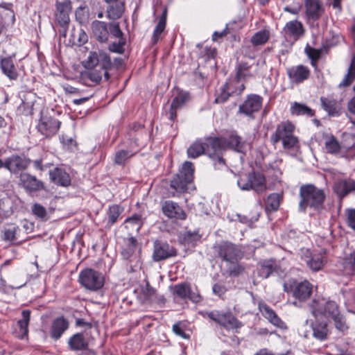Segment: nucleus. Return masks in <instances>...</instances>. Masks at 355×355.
Listing matches in <instances>:
<instances>
[{"instance_id": "nucleus-20", "label": "nucleus", "mask_w": 355, "mask_h": 355, "mask_svg": "<svg viewBox=\"0 0 355 355\" xmlns=\"http://www.w3.org/2000/svg\"><path fill=\"white\" fill-rule=\"evenodd\" d=\"M306 14L309 19L318 20L324 12L322 3L320 0H305Z\"/></svg>"}, {"instance_id": "nucleus-38", "label": "nucleus", "mask_w": 355, "mask_h": 355, "mask_svg": "<svg viewBox=\"0 0 355 355\" xmlns=\"http://www.w3.org/2000/svg\"><path fill=\"white\" fill-rule=\"evenodd\" d=\"M21 316L22 318L17 322V326L19 329L18 337L23 339L28 333V324L30 321L31 311L29 310L22 311Z\"/></svg>"}, {"instance_id": "nucleus-57", "label": "nucleus", "mask_w": 355, "mask_h": 355, "mask_svg": "<svg viewBox=\"0 0 355 355\" xmlns=\"http://www.w3.org/2000/svg\"><path fill=\"white\" fill-rule=\"evenodd\" d=\"M347 224L349 227L355 230V209H351L348 210Z\"/></svg>"}, {"instance_id": "nucleus-35", "label": "nucleus", "mask_w": 355, "mask_h": 355, "mask_svg": "<svg viewBox=\"0 0 355 355\" xmlns=\"http://www.w3.org/2000/svg\"><path fill=\"white\" fill-rule=\"evenodd\" d=\"M251 178L252 190L258 193H263L266 191V181L263 174L253 172L251 173Z\"/></svg>"}, {"instance_id": "nucleus-19", "label": "nucleus", "mask_w": 355, "mask_h": 355, "mask_svg": "<svg viewBox=\"0 0 355 355\" xmlns=\"http://www.w3.org/2000/svg\"><path fill=\"white\" fill-rule=\"evenodd\" d=\"M19 181L24 188L29 191H37L44 189V184L42 181L37 179L27 173H21L19 175Z\"/></svg>"}, {"instance_id": "nucleus-49", "label": "nucleus", "mask_w": 355, "mask_h": 355, "mask_svg": "<svg viewBox=\"0 0 355 355\" xmlns=\"http://www.w3.org/2000/svg\"><path fill=\"white\" fill-rule=\"evenodd\" d=\"M269 39V32L266 30H262L256 33L251 38V42L253 45H263L267 42Z\"/></svg>"}, {"instance_id": "nucleus-56", "label": "nucleus", "mask_w": 355, "mask_h": 355, "mask_svg": "<svg viewBox=\"0 0 355 355\" xmlns=\"http://www.w3.org/2000/svg\"><path fill=\"white\" fill-rule=\"evenodd\" d=\"M110 33L116 38H120L123 36V32L121 31L118 23H110L109 24Z\"/></svg>"}, {"instance_id": "nucleus-40", "label": "nucleus", "mask_w": 355, "mask_h": 355, "mask_svg": "<svg viewBox=\"0 0 355 355\" xmlns=\"http://www.w3.org/2000/svg\"><path fill=\"white\" fill-rule=\"evenodd\" d=\"M140 250L137 239L131 236L128 239L125 248L122 250L121 254L124 259H129L136 252Z\"/></svg>"}, {"instance_id": "nucleus-48", "label": "nucleus", "mask_w": 355, "mask_h": 355, "mask_svg": "<svg viewBox=\"0 0 355 355\" xmlns=\"http://www.w3.org/2000/svg\"><path fill=\"white\" fill-rule=\"evenodd\" d=\"M327 151L331 154H337L340 150V145L336 138L331 135L325 141Z\"/></svg>"}, {"instance_id": "nucleus-29", "label": "nucleus", "mask_w": 355, "mask_h": 355, "mask_svg": "<svg viewBox=\"0 0 355 355\" xmlns=\"http://www.w3.org/2000/svg\"><path fill=\"white\" fill-rule=\"evenodd\" d=\"M69 322L64 317L55 318L51 326V336L55 340L59 339L68 329Z\"/></svg>"}, {"instance_id": "nucleus-63", "label": "nucleus", "mask_w": 355, "mask_h": 355, "mask_svg": "<svg viewBox=\"0 0 355 355\" xmlns=\"http://www.w3.org/2000/svg\"><path fill=\"white\" fill-rule=\"evenodd\" d=\"M236 216H237L239 222H241V223H243V224H246V225H251L254 221L257 220V218L252 220V219H250L246 216H242L241 214H237Z\"/></svg>"}, {"instance_id": "nucleus-31", "label": "nucleus", "mask_w": 355, "mask_h": 355, "mask_svg": "<svg viewBox=\"0 0 355 355\" xmlns=\"http://www.w3.org/2000/svg\"><path fill=\"white\" fill-rule=\"evenodd\" d=\"M0 66L3 73L10 80L17 78L18 73L11 57L1 58Z\"/></svg>"}, {"instance_id": "nucleus-15", "label": "nucleus", "mask_w": 355, "mask_h": 355, "mask_svg": "<svg viewBox=\"0 0 355 355\" xmlns=\"http://www.w3.org/2000/svg\"><path fill=\"white\" fill-rule=\"evenodd\" d=\"M171 291L175 300L189 299L193 302H198L200 300V295L193 292L190 286L187 283H181L171 287Z\"/></svg>"}, {"instance_id": "nucleus-13", "label": "nucleus", "mask_w": 355, "mask_h": 355, "mask_svg": "<svg viewBox=\"0 0 355 355\" xmlns=\"http://www.w3.org/2000/svg\"><path fill=\"white\" fill-rule=\"evenodd\" d=\"M60 122L51 116L42 115L37 124L38 131L46 137H51L58 131Z\"/></svg>"}, {"instance_id": "nucleus-24", "label": "nucleus", "mask_w": 355, "mask_h": 355, "mask_svg": "<svg viewBox=\"0 0 355 355\" xmlns=\"http://www.w3.org/2000/svg\"><path fill=\"white\" fill-rule=\"evenodd\" d=\"M259 309L263 316L273 325L279 328H284L285 327L284 322L278 317L274 310L266 303L260 302L259 304Z\"/></svg>"}, {"instance_id": "nucleus-32", "label": "nucleus", "mask_w": 355, "mask_h": 355, "mask_svg": "<svg viewBox=\"0 0 355 355\" xmlns=\"http://www.w3.org/2000/svg\"><path fill=\"white\" fill-rule=\"evenodd\" d=\"M286 35H290L297 39L304 34V28L302 24L297 21H290L286 24L283 29Z\"/></svg>"}, {"instance_id": "nucleus-46", "label": "nucleus", "mask_w": 355, "mask_h": 355, "mask_svg": "<svg viewBox=\"0 0 355 355\" xmlns=\"http://www.w3.org/2000/svg\"><path fill=\"white\" fill-rule=\"evenodd\" d=\"M343 272L345 275H352L355 270V250L347 256L343 261Z\"/></svg>"}, {"instance_id": "nucleus-41", "label": "nucleus", "mask_w": 355, "mask_h": 355, "mask_svg": "<svg viewBox=\"0 0 355 355\" xmlns=\"http://www.w3.org/2000/svg\"><path fill=\"white\" fill-rule=\"evenodd\" d=\"M69 345L73 350H83L87 346V343L82 334H76L69 340Z\"/></svg>"}, {"instance_id": "nucleus-11", "label": "nucleus", "mask_w": 355, "mask_h": 355, "mask_svg": "<svg viewBox=\"0 0 355 355\" xmlns=\"http://www.w3.org/2000/svg\"><path fill=\"white\" fill-rule=\"evenodd\" d=\"M302 260L312 271L317 272L322 269L327 262L326 252L324 251L317 253H311L307 249H302Z\"/></svg>"}, {"instance_id": "nucleus-26", "label": "nucleus", "mask_w": 355, "mask_h": 355, "mask_svg": "<svg viewBox=\"0 0 355 355\" xmlns=\"http://www.w3.org/2000/svg\"><path fill=\"white\" fill-rule=\"evenodd\" d=\"M313 286L306 280L296 283L295 284L293 294V296L300 301L308 299L312 293Z\"/></svg>"}, {"instance_id": "nucleus-59", "label": "nucleus", "mask_w": 355, "mask_h": 355, "mask_svg": "<svg viewBox=\"0 0 355 355\" xmlns=\"http://www.w3.org/2000/svg\"><path fill=\"white\" fill-rule=\"evenodd\" d=\"M173 331L176 335L183 338H187V335L183 329L181 327L180 322L175 323L173 325Z\"/></svg>"}, {"instance_id": "nucleus-44", "label": "nucleus", "mask_w": 355, "mask_h": 355, "mask_svg": "<svg viewBox=\"0 0 355 355\" xmlns=\"http://www.w3.org/2000/svg\"><path fill=\"white\" fill-rule=\"evenodd\" d=\"M291 114L293 115H306L313 116L315 112L304 104L295 102L291 107Z\"/></svg>"}, {"instance_id": "nucleus-54", "label": "nucleus", "mask_w": 355, "mask_h": 355, "mask_svg": "<svg viewBox=\"0 0 355 355\" xmlns=\"http://www.w3.org/2000/svg\"><path fill=\"white\" fill-rule=\"evenodd\" d=\"M305 52L307 56L311 59L313 64L320 58V52L318 50L307 46L305 49Z\"/></svg>"}, {"instance_id": "nucleus-18", "label": "nucleus", "mask_w": 355, "mask_h": 355, "mask_svg": "<svg viewBox=\"0 0 355 355\" xmlns=\"http://www.w3.org/2000/svg\"><path fill=\"white\" fill-rule=\"evenodd\" d=\"M334 191L340 199L355 191V181L352 179H340L334 185Z\"/></svg>"}, {"instance_id": "nucleus-22", "label": "nucleus", "mask_w": 355, "mask_h": 355, "mask_svg": "<svg viewBox=\"0 0 355 355\" xmlns=\"http://www.w3.org/2000/svg\"><path fill=\"white\" fill-rule=\"evenodd\" d=\"M320 317L315 318V320L311 324L312 335L314 338L320 341H324L327 339L329 334L326 321H320Z\"/></svg>"}, {"instance_id": "nucleus-2", "label": "nucleus", "mask_w": 355, "mask_h": 355, "mask_svg": "<svg viewBox=\"0 0 355 355\" xmlns=\"http://www.w3.org/2000/svg\"><path fill=\"white\" fill-rule=\"evenodd\" d=\"M300 196L299 209L302 211H304L308 207L315 209H319L325 198L324 191L313 184L302 186L300 189Z\"/></svg>"}, {"instance_id": "nucleus-43", "label": "nucleus", "mask_w": 355, "mask_h": 355, "mask_svg": "<svg viewBox=\"0 0 355 355\" xmlns=\"http://www.w3.org/2000/svg\"><path fill=\"white\" fill-rule=\"evenodd\" d=\"M166 15H167V10L165 9L161 17L159 19V21L157 24L156 25L153 34V44H156L159 39V35L162 34V33L164 31L166 27Z\"/></svg>"}, {"instance_id": "nucleus-9", "label": "nucleus", "mask_w": 355, "mask_h": 355, "mask_svg": "<svg viewBox=\"0 0 355 355\" xmlns=\"http://www.w3.org/2000/svg\"><path fill=\"white\" fill-rule=\"evenodd\" d=\"M31 160L24 155L14 154L3 159H0V168H6L12 174H19L30 165Z\"/></svg>"}, {"instance_id": "nucleus-28", "label": "nucleus", "mask_w": 355, "mask_h": 355, "mask_svg": "<svg viewBox=\"0 0 355 355\" xmlns=\"http://www.w3.org/2000/svg\"><path fill=\"white\" fill-rule=\"evenodd\" d=\"M211 146L207 145V139L205 142H202L201 141H196L193 143L187 149V155L190 158H197L200 156L202 154L207 153L208 155H211L210 152Z\"/></svg>"}, {"instance_id": "nucleus-45", "label": "nucleus", "mask_w": 355, "mask_h": 355, "mask_svg": "<svg viewBox=\"0 0 355 355\" xmlns=\"http://www.w3.org/2000/svg\"><path fill=\"white\" fill-rule=\"evenodd\" d=\"M280 196L277 193H270L266 202V210L268 211H276L280 205Z\"/></svg>"}, {"instance_id": "nucleus-14", "label": "nucleus", "mask_w": 355, "mask_h": 355, "mask_svg": "<svg viewBox=\"0 0 355 355\" xmlns=\"http://www.w3.org/2000/svg\"><path fill=\"white\" fill-rule=\"evenodd\" d=\"M263 98L257 94L248 95L246 100L240 105L239 112L245 116L254 118L253 114L261 107Z\"/></svg>"}, {"instance_id": "nucleus-52", "label": "nucleus", "mask_w": 355, "mask_h": 355, "mask_svg": "<svg viewBox=\"0 0 355 355\" xmlns=\"http://www.w3.org/2000/svg\"><path fill=\"white\" fill-rule=\"evenodd\" d=\"M251 173L248 174V175L245 178H241L237 181V184L239 187L243 191H250L252 190V187L251 184Z\"/></svg>"}, {"instance_id": "nucleus-64", "label": "nucleus", "mask_w": 355, "mask_h": 355, "mask_svg": "<svg viewBox=\"0 0 355 355\" xmlns=\"http://www.w3.org/2000/svg\"><path fill=\"white\" fill-rule=\"evenodd\" d=\"M213 292L218 295H221L222 294L224 293L225 292V288L224 286H223L222 285L219 284H215L214 286H213Z\"/></svg>"}, {"instance_id": "nucleus-39", "label": "nucleus", "mask_w": 355, "mask_h": 355, "mask_svg": "<svg viewBox=\"0 0 355 355\" xmlns=\"http://www.w3.org/2000/svg\"><path fill=\"white\" fill-rule=\"evenodd\" d=\"M19 227L14 224H8L2 230L3 240L9 243L15 244L17 242V233Z\"/></svg>"}, {"instance_id": "nucleus-47", "label": "nucleus", "mask_w": 355, "mask_h": 355, "mask_svg": "<svg viewBox=\"0 0 355 355\" xmlns=\"http://www.w3.org/2000/svg\"><path fill=\"white\" fill-rule=\"evenodd\" d=\"M31 211L35 218L42 221H46L49 218L46 209L40 203H34L31 206Z\"/></svg>"}, {"instance_id": "nucleus-12", "label": "nucleus", "mask_w": 355, "mask_h": 355, "mask_svg": "<svg viewBox=\"0 0 355 355\" xmlns=\"http://www.w3.org/2000/svg\"><path fill=\"white\" fill-rule=\"evenodd\" d=\"M234 83H225L220 88L219 92L216 94L215 98L216 103H223L226 102L231 96L240 95L245 89L243 83L236 86Z\"/></svg>"}, {"instance_id": "nucleus-1", "label": "nucleus", "mask_w": 355, "mask_h": 355, "mask_svg": "<svg viewBox=\"0 0 355 355\" xmlns=\"http://www.w3.org/2000/svg\"><path fill=\"white\" fill-rule=\"evenodd\" d=\"M312 315L315 317L331 318L336 329L345 331L348 329L344 316L340 314L337 304L324 297H318L313 300L309 304Z\"/></svg>"}, {"instance_id": "nucleus-51", "label": "nucleus", "mask_w": 355, "mask_h": 355, "mask_svg": "<svg viewBox=\"0 0 355 355\" xmlns=\"http://www.w3.org/2000/svg\"><path fill=\"white\" fill-rule=\"evenodd\" d=\"M125 223L127 224V227L135 229L137 232L143 225L141 217L139 214H135L132 216L126 218Z\"/></svg>"}, {"instance_id": "nucleus-17", "label": "nucleus", "mask_w": 355, "mask_h": 355, "mask_svg": "<svg viewBox=\"0 0 355 355\" xmlns=\"http://www.w3.org/2000/svg\"><path fill=\"white\" fill-rule=\"evenodd\" d=\"M71 10V6L70 1L56 2V20L63 28L66 27L69 22V12Z\"/></svg>"}, {"instance_id": "nucleus-7", "label": "nucleus", "mask_w": 355, "mask_h": 355, "mask_svg": "<svg viewBox=\"0 0 355 355\" xmlns=\"http://www.w3.org/2000/svg\"><path fill=\"white\" fill-rule=\"evenodd\" d=\"M98 66L103 70L105 80H109L108 70L112 67V61L109 55L103 51L89 52L85 63V67L87 69H92Z\"/></svg>"}, {"instance_id": "nucleus-5", "label": "nucleus", "mask_w": 355, "mask_h": 355, "mask_svg": "<svg viewBox=\"0 0 355 355\" xmlns=\"http://www.w3.org/2000/svg\"><path fill=\"white\" fill-rule=\"evenodd\" d=\"M295 125L290 121H284L279 123L274 134L270 137L273 144L282 141L284 148H293L298 142L297 138L294 135Z\"/></svg>"}, {"instance_id": "nucleus-58", "label": "nucleus", "mask_w": 355, "mask_h": 355, "mask_svg": "<svg viewBox=\"0 0 355 355\" xmlns=\"http://www.w3.org/2000/svg\"><path fill=\"white\" fill-rule=\"evenodd\" d=\"M109 50L112 52L121 54L124 51L123 43H121L120 42H113L109 46Z\"/></svg>"}, {"instance_id": "nucleus-27", "label": "nucleus", "mask_w": 355, "mask_h": 355, "mask_svg": "<svg viewBox=\"0 0 355 355\" xmlns=\"http://www.w3.org/2000/svg\"><path fill=\"white\" fill-rule=\"evenodd\" d=\"M92 33L100 42H106L109 37L107 24L101 21L95 20L92 24Z\"/></svg>"}, {"instance_id": "nucleus-42", "label": "nucleus", "mask_w": 355, "mask_h": 355, "mask_svg": "<svg viewBox=\"0 0 355 355\" xmlns=\"http://www.w3.org/2000/svg\"><path fill=\"white\" fill-rule=\"evenodd\" d=\"M123 211V209L118 205H112L109 206V209L107 212V225L109 227L112 226L117 221Z\"/></svg>"}, {"instance_id": "nucleus-60", "label": "nucleus", "mask_w": 355, "mask_h": 355, "mask_svg": "<svg viewBox=\"0 0 355 355\" xmlns=\"http://www.w3.org/2000/svg\"><path fill=\"white\" fill-rule=\"evenodd\" d=\"M211 155L213 159H216L217 162L220 164H225V159L220 156L223 151L214 152L213 149L210 148Z\"/></svg>"}, {"instance_id": "nucleus-33", "label": "nucleus", "mask_w": 355, "mask_h": 355, "mask_svg": "<svg viewBox=\"0 0 355 355\" xmlns=\"http://www.w3.org/2000/svg\"><path fill=\"white\" fill-rule=\"evenodd\" d=\"M277 270V266L273 260H264L261 261L257 268L258 276L266 279Z\"/></svg>"}, {"instance_id": "nucleus-25", "label": "nucleus", "mask_w": 355, "mask_h": 355, "mask_svg": "<svg viewBox=\"0 0 355 355\" xmlns=\"http://www.w3.org/2000/svg\"><path fill=\"white\" fill-rule=\"evenodd\" d=\"M287 73L289 78L293 81L302 83L309 77L310 70L304 65H297L289 68Z\"/></svg>"}, {"instance_id": "nucleus-53", "label": "nucleus", "mask_w": 355, "mask_h": 355, "mask_svg": "<svg viewBox=\"0 0 355 355\" xmlns=\"http://www.w3.org/2000/svg\"><path fill=\"white\" fill-rule=\"evenodd\" d=\"M142 294L145 297V300L153 302L155 299L156 291L147 284L146 286L142 288Z\"/></svg>"}, {"instance_id": "nucleus-10", "label": "nucleus", "mask_w": 355, "mask_h": 355, "mask_svg": "<svg viewBox=\"0 0 355 355\" xmlns=\"http://www.w3.org/2000/svg\"><path fill=\"white\" fill-rule=\"evenodd\" d=\"M207 317L226 329H239L242 325L236 317L229 311H212L207 313Z\"/></svg>"}, {"instance_id": "nucleus-30", "label": "nucleus", "mask_w": 355, "mask_h": 355, "mask_svg": "<svg viewBox=\"0 0 355 355\" xmlns=\"http://www.w3.org/2000/svg\"><path fill=\"white\" fill-rule=\"evenodd\" d=\"M49 175L51 181L58 185L67 187L71 183L69 175L62 168H55L50 171Z\"/></svg>"}, {"instance_id": "nucleus-21", "label": "nucleus", "mask_w": 355, "mask_h": 355, "mask_svg": "<svg viewBox=\"0 0 355 355\" xmlns=\"http://www.w3.org/2000/svg\"><path fill=\"white\" fill-rule=\"evenodd\" d=\"M162 211L170 218L184 220L186 218V214L182 209L173 201H166L162 206Z\"/></svg>"}, {"instance_id": "nucleus-8", "label": "nucleus", "mask_w": 355, "mask_h": 355, "mask_svg": "<svg viewBox=\"0 0 355 355\" xmlns=\"http://www.w3.org/2000/svg\"><path fill=\"white\" fill-rule=\"evenodd\" d=\"M79 282L87 290L96 291L104 285V277L102 273L92 269L86 268L79 274Z\"/></svg>"}, {"instance_id": "nucleus-6", "label": "nucleus", "mask_w": 355, "mask_h": 355, "mask_svg": "<svg viewBox=\"0 0 355 355\" xmlns=\"http://www.w3.org/2000/svg\"><path fill=\"white\" fill-rule=\"evenodd\" d=\"M207 145L211 146L214 152L223 151L227 148L242 153L245 144L241 137L234 132L230 133L227 138H207Z\"/></svg>"}, {"instance_id": "nucleus-16", "label": "nucleus", "mask_w": 355, "mask_h": 355, "mask_svg": "<svg viewBox=\"0 0 355 355\" xmlns=\"http://www.w3.org/2000/svg\"><path fill=\"white\" fill-rule=\"evenodd\" d=\"M176 254L175 249L168 243L158 241L154 243L153 259L155 261L167 259Z\"/></svg>"}, {"instance_id": "nucleus-34", "label": "nucleus", "mask_w": 355, "mask_h": 355, "mask_svg": "<svg viewBox=\"0 0 355 355\" xmlns=\"http://www.w3.org/2000/svg\"><path fill=\"white\" fill-rule=\"evenodd\" d=\"M320 101L322 108L329 116H337L340 115V105L336 100L321 97Z\"/></svg>"}, {"instance_id": "nucleus-62", "label": "nucleus", "mask_w": 355, "mask_h": 355, "mask_svg": "<svg viewBox=\"0 0 355 355\" xmlns=\"http://www.w3.org/2000/svg\"><path fill=\"white\" fill-rule=\"evenodd\" d=\"M33 166L35 169L44 171L46 167L49 166V164H42V159H35L33 161Z\"/></svg>"}, {"instance_id": "nucleus-23", "label": "nucleus", "mask_w": 355, "mask_h": 355, "mask_svg": "<svg viewBox=\"0 0 355 355\" xmlns=\"http://www.w3.org/2000/svg\"><path fill=\"white\" fill-rule=\"evenodd\" d=\"M190 99V94L187 92H180L173 98L169 111V119L173 121L177 117V110L181 108Z\"/></svg>"}, {"instance_id": "nucleus-61", "label": "nucleus", "mask_w": 355, "mask_h": 355, "mask_svg": "<svg viewBox=\"0 0 355 355\" xmlns=\"http://www.w3.org/2000/svg\"><path fill=\"white\" fill-rule=\"evenodd\" d=\"M301 10V5L300 3L295 4L293 7L286 6L284 8L285 12H288L293 15H297Z\"/></svg>"}, {"instance_id": "nucleus-3", "label": "nucleus", "mask_w": 355, "mask_h": 355, "mask_svg": "<svg viewBox=\"0 0 355 355\" xmlns=\"http://www.w3.org/2000/svg\"><path fill=\"white\" fill-rule=\"evenodd\" d=\"M216 252L223 261L232 264L233 270H230V274L237 275L240 272L241 268L237 261L242 256L241 250L233 243L227 241H222L214 246Z\"/></svg>"}, {"instance_id": "nucleus-55", "label": "nucleus", "mask_w": 355, "mask_h": 355, "mask_svg": "<svg viewBox=\"0 0 355 355\" xmlns=\"http://www.w3.org/2000/svg\"><path fill=\"white\" fill-rule=\"evenodd\" d=\"M103 76H104L103 70L101 69V70H93L88 73L89 78L95 83H98L101 82Z\"/></svg>"}, {"instance_id": "nucleus-36", "label": "nucleus", "mask_w": 355, "mask_h": 355, "mask_svg": "<svg viewBox=\"0 0 355 355\" xmlns=\"http://www.w3.org/2000/svg\"><path fill=\"white\" fill-rule=\"evenodd\" d=\"M253 76L254 73L252 71V66L246 62H241L237 67L236 80L235 84L239 85L241 80H245Z\"/></svg>"}, {"instance_id": "nucleus-37", "label": "nucleus", "mask_w": 355, "mask_h": 355, "mask_svg": "<svg viewBox=\"0 0 355 355\" xmlns=\"http://www.w3.org/2000/svg\"><path fill=\"white\" fill-rule=\"evenodd\" d=\"M107 9V16L110 19H119L125 10L124 3L121 1H114L111 3Z\"/></svg>"}, {"instance_id": "nucleus-4", "label": "nucleus", "mask_w": 355, "mask_h": 355, "mask_svg": "<svg viewBox=\"0 0 355 355\" xmlns=\"http://www.w3.org/2000/svg\"><path fill=\"white\" fill-rule=\"evenodd\" d=\"M194 168L190 162H185L180 172L171 180V186L176 191L189 192L194 189L193 184Z\"/></svg>"}, {"instance_id": "nucleus-50", "label": "nucleus", "mask_w": 355, "mask_h": 355, "mask_svg": "<svg viewBox=\"0 0 355 355\" xmlns=\"http://www.w3.org/2000/svg\"><path fill=\"white\" fill-rule=\"evenodd\" d=\"M133 155L134 153L130 150H120L115 153L114 163L118 165H123Z\"/></svg>"}]
</instances>
